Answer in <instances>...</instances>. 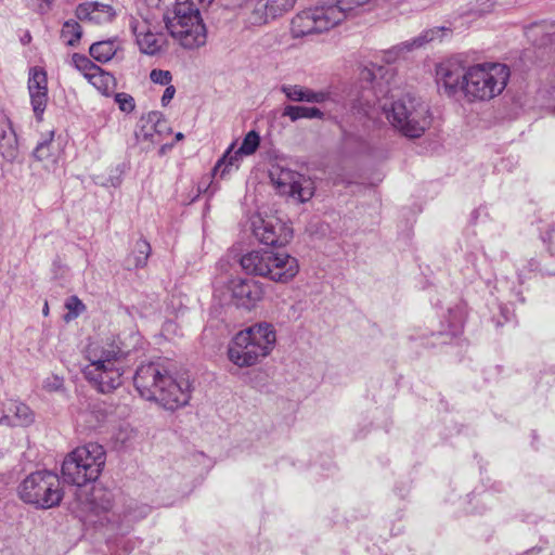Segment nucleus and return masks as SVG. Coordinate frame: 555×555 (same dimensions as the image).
<instances>
[{
    "instance_id": "nucleus-1",
    "label": "nucleus",
    "mask_w": 555,
    "mask_h": 555,
    "mask_svg": "<svg viewBox=\"0 0 555 555\" xmlns=\"http://www.w3.org/2000/svg\"><path fill=\"white\" fill-rule=\"evenodd\" d=\"M390 69L384 66L364 67L361 79L371 85L353 102L352 109L369 119H376L379 113L385 114L390 125L402 135L416 139L424 134L430 126L429 107L418 98L406 93L389 105L384 101L390 92Z\"/></svg>"
},
{
    "instance_id": "nucleus-2",
    "label": "nucleus",
    "mask_w": 555,
    "mask_h": 555,
    "mask_svg": "<svg viewBox=\"0 0 555 555\" xmlns=\"http://www.w3.org/2000/svg\"><path fill=\"white\" fill-rule=\"evenodd\" d=\"M133 384L142 398L155 401L166 410L184 406L191 399L190 382L173 378L157 363L140 365L133 376Z\"/></svg>"
},
{
    "instance_id": "nucleus-3",
    "label": "nucleus",
    "mask_w": 555,
    "mask_h": 555,
    "mask_svg": "<svg viewBox=\"0 0 555 555\" xmlns=\"http://www.w3.org/2000/svg\"><path fill=\"white\" fill-rule=\"evenodd\" d=\"M275 341L273 326L257 323L235 335L229 347V359L241 367L254 365L272 351Z\"/></svg>"
},
{
    "instance_id": "nucleus-4",
    "label": "nucleus",
    "mask_w": 555,
    "mask_h": 555,
    "mask_svg": "<svg viewBox=\"0 0 555 555\" xmlns=\"http://www.w3.org/2000/svg\"><path fill=\"white\" fill-rule=\"evenodd\" d=\"M240 263L247 274L282 284L292 281L299 271L295 257L273 250H251L242 256Z\"/></svg>"
},
{
    "instance_id": "nucleus-5",
    "label": "nucleus",
    "mask_w": 555,
    "mask_h": 555,
    "mask_svg": "<svg viewBox=\"0 0 555 555\" xmlns=\"http://www.w3.org/2000/svg\"><path fill=\"white\" fill-rule=\"evenodd\" d=\"M509 68L501 63H482L468 67L465 99L468 102L489 101L500 95L509 79Z\"/></svg>"
},
{
    "instance_id": "nucleus-6",
    "label": "nucleus",
    "mask_w": 555,
    "mask_h": 555,
    "mask_svg": "<svg viewBox=\"0 0 555 555\" xmlns=\"http://www.w3.org/2000/svg\"><path fill=\"white\" fill-rule=\"evenodd\" d=\"M17 494L24 503L48 509L60 505L64 492L59 476L43 469L26 476L17 487Z\"/></svg>"
},
{
    "instance_id": "nucleus-7",
    "label": "nucleus",
    "mask_w": 555,
    "mask_h": 555,
    "mask_svg": "<svg viewBox=\"0 0 555 555\" xmlns=\"http://www.w3.org/2000/svg\"><path fill=\"white\" fill-rule=\"evenodd\" d=\"M170 36L184 49H197L206 43V27L199 8L188 3H176L173 16L165 20Z\"/></svg>"
},
{
    "instance_id": "nucleus-8",
    "label": "nucleus",
    "mask_w": 555,
    "mask_h": 555,
    "mask_svg": "<svg viewBox=\"0 0 555 555\" xmlns=\"http://www.w3.org/2000/svg\"><path fill=\"white\" fill-rule=\"evenodd\" d=\"M343 22L339 10L331 9L325 4L301 11L291 23L294 37H305L315 33L327 31Z\"/></svg>"
},
{
    "instance_id": "nucleus-9",
    "label": "nucleus",
    "mask_w": 555,
    "mask_h": 555,
    "mask_svg": "<svg viewBox=\"0 0 555 555\" xmlns=\"http://www.w3.org/2000/svg\"><path fill=\"white\" fill-rule=\"evenodd\" d=\"M271 181L281 195L305 203L314 195V183L304 175L286 169L276 168L270 172Z\"/></svg>"
},
{
    "instance_id": "nucleus-10",
    "label": "nucleus",
    "mask_w": 555,
    "mask_h": 555,
    "mask_svg": "<svg viewBox=\"0 0 555 555\" xmlns=\"http://www.w3.org/2000/svg\"><path fill=\"white\" fill-rule=\"evenodd\" d=\"M250 228L259 243L268 246H285L293 237L292 228L274 216L255 215Z\"/></svg>"
},
{
    "instance_id": "nucleus-11",
    "label": "nucleus",
    "mask_w": 555,
    "mask_h": 555,
    "mask_svg": "<svg viewBox=\"0 0 555 555\" xmlns=\"http://www.w3.org/2000/svg\"><path fill=\"white\" fill-rule=\"evenodd\" d=\"M467 76L468 67L465 68L461 63L453 60L441 62L436 68L438 89L449 98H465Z\"/></svg>"
},
{
    "instance_id": "nucleus-12",
    "label": "nucleus",
    "mask_w": 555,
    "mask_h": 555,
    "mask_svg": "<svg viewBox=\"0 0 555 555\" xmlns=\"http://www.w3.org/2000/svg\"><path fill=\"white\" fill-rule=\"evenodd\" d=\"M259 133L255 130L249 131L236 151L233 152L234 144H231L224 155L217 162L214 171L216 173L220 172V177H223L225 173H230L232 170H237L242 157L254 154L259 147Z\"/></svg>"
},
{
    "instance_id": "nucleus-13",
    "label": "nucleus",
    "mask_w": 555,
    "mask_h": 555,
    "mask_svg": "<svg viewBox=\"0 0 555 555\" xmlns=\"http://www.w3.org/2000/svg\"><path fill=\"white\" fill-rule=\"evenodd\" d=\"M124 364L86 366L85 377L102 393H109L122 384Z\"/></svg>"
},
{
    "instance_id": "nucleus-14",
    "label": "nucleus",
    "mask_w": 555,
    "mask_h": 555,
    "mask_svg": "<svg viewBox=\"0 0 555 555\" xmlns=\"http://www.w3.org/2000/svg\"><path fill=\"white\" fill-rule=\"evenodd\" d=\"M230 289L235 305L245 309L254 308L263 296L262 284L253 279H233Z\"/></svg>"
},
{
    "instance_id": "nucleus-15",
    "label": "nucleus",
    "mask_w": 555,
    "mask_h": 555,
    "mask_svg": "<svg viewBox=\"0 0 555 555\" xmlns=\"http://www.w3.org/2000/svg\"><path fill=\"white\" fill-rule=\"evenodd\" d=\"M451 30L446 27H434L430 29L424 30L420 36L413 38L412 40H408L401 42L391 49L384 52V61L388 64L396 62L401 54L405 52H410L413 49L421 48L425 43L431 42L434 40H441L446 34H450Z\"/></svg>"
},
{
    "instance_id": "nucleus-16",
    "label": "nucleus",
    "mask_w": 555,
    "mask_h": 555,
    "mask_svg": "<svg viewBox=\"0 0 555 555\" xmlns=\"http://www.w3.org/2000/svg\"><path fill=\"white\" fill-rule=\"evenodd\" d=\"M33 111L37 120L42 119L48 103V80L43 69L33 68L28 79Z\"/></svg>"
},
{
    "instance_id": "nucleus-17",
    "label": "nucleus",
    "mask_w": 555,
    "mask_h": 555,
    "mask_svg": "<svg viewBox=\"0 0 555 555\" xmlns=\"http://www.w3.org/2000/svg\"><path fill=\"white\" fill-rule=\"evenodd\" d=\"M70 453L86 466L90 477H94L95 480L99 478L106 460L102 446L91 442L76 448Z\"/></svg>"
},
{
    "instance_id": "nucleus-18",
    "label": "nucleus",
    "mask_w": 555,
    "mask_h": 555,
    "mask_svg": "<svg viewBox=\"0 0 555 555\" xmlns=\"http://www.w3.org/2000/svg\"><path fill=\"white\" fill-rule=\"evenodd\" d=\"M89 364L87 366H105L122 364L125 353L115 345H90L86 354Z\"/></svg>"
},
{
    "instance_id": "nucleus-19",
    "label": "nucleus",
    "mask_w": 555,
    "mask_h": 555,
    "mask_svg": "<svg viewBox=\"0 0 555 555\" xmlns=\"http://www.w3.org/2000/svg\"><path fill=\"white\" fill-rule=\"evenodd\" d=\"M116 12L109 4L100 2L80 3L76 9V16L80 21L94 24H105L114 20Z\"/></svg>"
},
{
    "instance_id": "nucleus-20",
    "label": "nucleus",
    "mask_w": 555,
    "mask_h": 555,
    "mask_svg": "<svg viewBox=\"0 0 555 555\" xmlns=\"http://www.w3.org/2000/svg\"><path fill=\"white\" fill-rule=\"evenodd\" d=\"M62 475L65 482L77 487L85 486L87 482L94 481V477L89 476V470L77 459L69 453L62 464Z\"/></svg>"
},
{
    "instance_id": "nucleus-21",
    "label": "nucleus",
    "mask_w": 555,
    "mask_h": 555,
    "mask_svg": "<svg viewBox=\"0 0 555 555\" xmlns=\"http://www.w3.org/2000/svg\"><path fill=\"white\" fill-rule=\"evenodd\" d=\"M0 154L8 162H13L18 154L17 137L7 117L0 121Z\"/></svg>"
},
{
    "instance_id": "nucleus-22",
    "label": "nucleus",
    "mask_w": 555,
    "mask_h": 555,
    "mask_svg": "<svg viewBox=\"0 0 555 555\" xmlns=\"http://www.w3.org/2000/svg\"><path fill=\"white\" fill-rule=\"evenodd\" d=\"M166 128V121L159 112H150L140 119V129L137 138L155 142V134H159Z\"/></svg>"
},
{
    "instance_id": "nucleus-23",
    "label": "nucleus",
    "mask_w": 555,
    "mask_h": 555,
    "mask_svg": "<svg viewBox=\"0 0 555 555\" xmlns=\"http://www.w3.org/2000/svg\"><path fill=\"white\" fill-rule=\"evenodd\" d=\"M281 91L293 102L322 103L327 99L325 92H317L299 85H283Z\"/></svg>"
},
{
    "instance_id": "nucleus-24",
    "label": "nucleus",
    "mask_w": 555,
    "mask_h": 555,
    "mask_svg": "<svg viewBox=\"0 0 555 555\" xmlns=\"http://www.w3.org/2000/svg\"><path fill=\"white\" fill-rule=\"evenodd\" d=\"M53 131L48 134V138L38 142L37 146L33 152V156L38 160L44 164L46 168H50L57 163L59 159V149L53 144Z\"/></svg>"
},
{
    "instance_id": "nucleus-25",
    "label": "nucleus",
    "mask_w": 555,
    "mask_h": 555,
    "mask_svg": "<svg viewBox=\"0 0 555 555\" xmlns=\"http://www.w3.org/2000/svg\"><path fill=\"white\" fill-rule=\"evenodd\" d=\"M9 412H13V415L5 414L0 417V424L9 426H27L33 423L34 414L29 406L22 402H14L9 408Z\"/></svg>"
},
{
    "instance_id": "nucleus-26",
    "label": "nucleus",
    "mask_w": 555,
    "mask_h": 555,
    "mask_svg": "<svg viewBox=\"0 0 555 555\" xmlns=\"http://www.w3.org/2000/svg\"><path fill=\"white\" fill-rule=\"evenodd\" d=\"M89 509L95 514L113 507V493L102 487H93L88 498Z\"/></svg>"
},
{
    "instance_id": "nucleus-27",
    "label": "nucleus",
    "mask_w": 555,
    "mask_h": 555,
    "mask_svg": "<svg viewBox=\"0 0 555 555\" xmlns=\"http://www.w3.org/2000/svg\"><path fill=\"white\" fill-rule=\"evenodd\" d=\"M119 49L115 39H107L94 42L89 48L90 55L100 63L111 61Z\"/></svg>"
},
{
    "instance_id": "nucleus-28",
    "label": "nucleus",
    "mask_w": 555,
    "mask_h": 555,
    "mask_svg": "<svg viewBox=\"0 0 555 555\" xmlns=\"http://www.w3.org/2000/svg\"><path fill=\"white\" fill-rule=\"evenodd\" d=\"M282 116L288 117L292 121L299 119H322L324 113L318 107H307L299 105H286L283 109Z\"/></svg>"
},
{
    "instance_id": "nucleus-29",
    "label": "nucleus",
    "mask_w": 555,
    "mask_h": 555,
    "mask_svg": "<svg viewBox=\"0 0 555 555\" xmlns=\"http://www.w3.org/2000/svg\"><path fill=\"white\" fill-rule=\"evenodd\" d=\"M137 43L142 53L155 55L162 51L165 38L163 34L153 33L151 30L146 35L140 37V39L137 40Z\"/></svg>"
},
{
    "instance_id": "nucleus-30",
    "label": "nucleus",
    "mask_w": 555,
    "mask_h": 555,
    "mask_svg": "<svg viewBox=\"0 0 555 555\" xmlns=\"http://www.w3.org/2000/svg\"><path fill=\"white\" fill-rule=\"evenodd\" d=\"M151 245L146 240L140 238L137 241L132 254L127 258L128 268L145 267L151 255Z\"/></svg>"
},
{
    "instance_id": "nucleus-31",
    "label": "nucleus",
    "mask_w": 555,
    "mask_h": 555,
    "mask_svg": "<svg viewBox=\"0 0 555 555\" xmlns=\"http://www.w3.org/2000/svg\"><path fill=\"white\" fill-rule=\"evenodd\" d=\"M88 81L92 83L102 94L108 95L115 85V78L100 66L99 70L92 73L88 77Z\"/></svg>"
},
{
    "instance_id": "nucleus-32",
    "label": "nucleus",
    "mask_w": 555,
    "mask_h": 555,
    "mask_svg": "<svg viewBox=\"0 0 555 555\" xmlns=\"http://www.w3.org/2000/svg\"><path fill=\"white\" fill-rule=\"evenodd\" d=\"M82 36V29L79 23L75 20H68L63 24L61 30V38L69 47L76 46Z\"/></svg>"
},
{
    "instance_id": "nucleus-33",
    "label": "nucleus",
    "mask_w": 555,
    "mask_h": 555,
    "mask_svg": "<svg viewBox=\"0 0 555 555\" xmlns=\"http://www.w3.org/2000/svg\"><path fill=\"white\" fill-rule=\"evenodd\" d=\"M295 2L296 0H266V3H260L258 10L267 8L270 16L276 17L293 9Z\"/></svg>"
},
{
    "instance_id": "nucleus-34",
    "label": "nucleus",
    "mask_w": 555,
    "mask_h": 555,
    "mask_svg": "<svg viewBox=\"0 0 555 555\" xmlns=\"http://www.w3.org/2000/svg\"><path fill=\"white\" fill-rule=\"evenodd\" d=\"M370 0H327L326 5L331 9L339 10L343 14V21L358 7L366 4Z\"/></svg>"
},
{
    "instance_id": "nucleus-35",
    "label": "nucleus",
    "mask_w": 555,
    "mask_h": 555,
    "mask_svg": "<svg viewBox=\"0 0 555 555\" xmlns=\"http://www.w3.org/2000/svg\"><path fill=\"white\" fill-rule=\"evenodd\" d=\"M72 63L87 79L89 75L99 70V66L83 54L74 53L72 56Z\"/></svg>"
},
{
    "instance_id": "nucleus-36",
    "label": "nucleus",
    "mask_w": 555,
    "mask_h": 555,
    "mask_svg": "<svg viewBox=\"0 0 555 555\" xmlns=\"http://www.w3.org/2000/svg\"><path fill=\"white\" fill-rule=\"evenodd\" d=\"M129 27L135 37V41L152 30L151 23L147 17L131 16L129 20Z\"/></svg>"
},
{
    "instance_id": "nucleus-37",
    "label": "nucleus",
    "mask_w": 555,
    "mask_h": 555,
    "mask_svg": "<svg viewBox=\"0 0 555 555\" xmlns=\"http://www.w3.org/2000/svg\"><path fill=\"white\" fill-rule=\"evenodd\" d=\"M65 307L68 310L67 314L65 315L66 321L76 319L86 309V306L77 296L68 297L65 302Z\"/></svg>"
},
{
    "instance_id": "nucleus-38",
    "label": "nucleus",
    "mask_w": 555,
    "mask_h": 555,
    "mask_svg": "<svg viewBox=\"0 0 555 555\" xmlns=\"http://www.w3.org/2000/svg\"><path fill=\"white\" fill-rule=\"evenodd\" d=\"M260 3H266V0H256L253 4L254 9H253L251 15L249 16V22L253 25L264 24V23H267L268 16H270L267 8H263L261 11L258 10V7L260 5Z\"/></svg>"
},
{
    "instance_id": "nucleus-39",
    "label": "nucleus",
    "mask_w": 555,
    "mask_h": 555,
    "mask_svg": "<svg viewBox=\"0 0 555 555\" xmlns=\"http://www.w3.org/2000/svg\"><path fill=\"white\" fill-rule=\"evenodd\" d=\"M115 102L118 104L119 109L125 113H130L135 107L134 99L125 92L116 93Z\"/></svg>"
},
{
    "instance_id": "nucleus-40",
    "label": "nucleus",
    "mask_w": 555,
    "mask_h": 555,
    "mask_svg": "<svg viewBox=\"0 0 555 555\" xmlns=\"http://www.w3.org/2000/svg\"><path fill=\"white\" fill-rule=\"evenodd\" d=\"M150 79L154 83L168 86L172 80V75L169 70L154 68L150 73Z\"/></svg>"
},
{
    "instance_id": "nucleus-41",
    "label": "nucleus",
    "mask_w": 555,
    "mask_h": 555,
    "mask_svg": "<svg viewBox=\"0 0 555 555\" xmlns=\"http://www.w3.org/2000/svg\"><path fill=\"white\" fill-rule=\"evenodd\" d=\"M53 0H27V5L38 13H47Z\"/></svg>"
},
{
    "instance_id": "nucleus-42",
    "label": "nucleus",
    "mask_w": 555,
    "mask_h": 555,
    "mask_svg": "<svg viewBox=\"0 0 555 555\" xmlns=\"http://www.w3.org/2000/svg\"><path fill=\"white\" fill-rule=\"evenodd\" d=\"M63 378L53 375L44 379L43 388L48 391H57L63 387Z\"/></svg>"
},
{
    "instance_id": "nucleus-43",
    "label": "nucleus",
    "mask_w": 555,
    "mask_h": 555,
    "mask_svg": "<svg viewBox=\"0 0 555 555\" xmlns=\"http://www.w3.org/2000/svg\"><path fill=\"white\" fill-rule=\"evenodd\" d=\"M176 94V88L172 85L166 86L162 96V105L167 106Z\"/></svg>"
},
{
    "instance_id": "nucleus-44",
    "label": "nucleus",
    "mask_w": 555,
    "mask_h": 555,
    "mask_svg": "<svg viewBox=\"0 0 555 555\" xmlns=\"http://www.w3.org/2000/svg\"><path fill=\"white\" fill-rule=\"evenodd\" d=\"M211 2H212V0H177V3H188V4H192V7H197V8H198V5L202 8H206Z\"/></svg>"
},
{
    "instance_id": "nucleus-45",
    "label": "nucleus",
    "mask_w": 555,
    "mask_h": 555,
    "mask_svg": "<svg viewBox=\"0 0 555 555\" xmlns=\"http://www.w3.org/2000/svg\"><path fill=\"white\" fill-rule=\"evenodd\" d=\"M544 26L542 24H532L527 28V36L531 38L533 35L538 34L540 29H543Z\"/></svg>"
},
{
    "instance_id": "nucleus-46",
    "label": "nucleus",
    "mask_w": 555,
    "mask_h": 555,
    "mask_svg": "<svg viewBox=\"0 0 555 555\" xmlns=\"http://www.w3.org/2000/svg\"><path fill=\"white\" fill-rule=\"evenodd\" d=\"M49 312V307H48V302L44 304V307H43V314L47 315Z\"/></svg>"
},
{
    "instance_id": "nucleus-47",
    "label": "nucleus",
    "mask_w": 555,
    "mask_h": 555,
    "mask_svg": "<svg viewBox=\"0 0 555 555\" xmlns=\"http://www.w3.org/2000/svg\"><path fill=\"white\" fill-rule=\"evenodd\" d=\"M461 326H456L454 330H451V334L455 335L460 331Z\"/></svg>"
},
{
    "instance_id": "nucleus-48",
    "label": "nucleus",
    "mask_w": 555,
    "mask_h": 555,
    "mask_svg": "<svg viewBox=\"0 0 555 555\" xmlns=\"http://www.w3.org/2000/svg\"><path fill=\"white\" fill-rule=\"evenodd\" d=\"M182 138H183V134H182L181 132H178V133L176 134V139H177V140H181Z\"/></svg>"
},
{
    "instance_id": "nucleus-49",
    "label": "nucleus",
    "mask_w": 555,
    "mask_h": 555,
    "mask_svg": "<svg viewBox=\"0 0 555 555\" xmlns=\"http://www.w3.org/2000/svg\"><path fill=\"white\" fill-rule=\"evenodd\" d=\"M237 5H242L246 0H235Z\"/></svg>"
},
{
    "instance_id": "nucleus-50",
    "label": "nucleus",
    "mask_w": 555,
    "mask_h": 555,
    "mask_svg": "<svg viewBox=\"0 0 555 555\" xmlns=\"http://www.w3.org/2000/svg\"><path fill=\"white\" fill-rule=\"evenodd\" d=\"M25 40H28V41H29V40H30V35H27V36L25 37Z\"/></svg>"
},
{
    "instance_id": "nucleus-51",
    "label": "nucleus",
    "mask_w": 555,
    "mask_h": 555,
    "mask_svg": "<svg viewBox=\"0 0 555 555\" xmlns=\"http://www.w3.org/2000/svg\"><path fill=\"white\" fill-rule=\"evenodd\" d=\"M25 40H28V41H29V40H30V35H27V36L25 37Z\"/></svg>"
}]
</instances>
